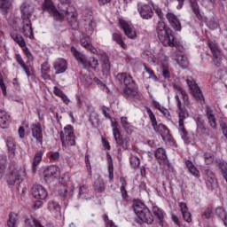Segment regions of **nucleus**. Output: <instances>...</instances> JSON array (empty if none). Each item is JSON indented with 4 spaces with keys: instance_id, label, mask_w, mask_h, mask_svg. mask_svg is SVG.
I'll use <instances>...</instances> for the list:
<instances>
[{
    "instance_id": "nucleus-1",
    "label": "nucleus",
    "mask_w": 227,
    "mask_h": 227,
    "mask_svg": "<svg viewBox=\"0 0 227 227\" xmlns=\"http://www.w3.org/2000/svg\"><path fill=\"white\" fill-rule=\"evenodd\" d=\"M43 12H47L50 15L54 17L55 20L62 22L63 19L67 17V22L72 29L75 30L79 27V21L75 15V9L70 6V0H60L59 4V10L52 0H44L42 4Z\"/></svg>"
},
{
    "instance_id": "nucleus-2",
    "label": "nucleus",
    "mask_w": 227,
    "mask_h": 227,
    "mask_svg": "<svg viewBox=\"0 0 227 227\" xmlns=\"http://www.w3.org/2000/svg\"><path fill=\"white\" fill-rule=\"evenodd\" d=\"M23 22L22 33L27 38L33 40V27H31V16L35 13V4L32 0L25 1L20 7Z\"/></svg>"
},
{
    "instance_id": "nucleus-3",
    "label": "nucleus",
    "mask_w": 227,
    "mask_h": 227,
    "mask_svg": "<svg viewBox=\"0 0 227 227\" xmlns=\"http://www.w3.org/2000/svg\"><path fill=\"white\" fill-rule=\"evenodd\" d=\"M156 33L164 47H175L177 51L182 49L180 43L176 42L175 35H173V30L166 26V23L159 21L156 27Z\"/></svg>"
},
{
    "instance_id": "nucleus-4",
    "label": "nucleus",
    "mask_w": 227,
    "mask_h": 227,
    "mask_svg": "<svg viewBox=\"0 0 227 227\" xmlns=\"http://www.w3.org/2000/svg\"><path fill=\"white\" fill-rule=\"evenodd\" d=\"M176 100L177 104L178 109V116H179V132L182 139H184L186 145H191V137H189V132L185 129L184 126V121L185 119L189 118V112H187V108L182 106V101L180 100V97L178 95L176 96Z\"/></svg>"
},
{
    "instance_id": "nucleus-5",
    "label": "nucleus",
    "mask_w": 227,
    "mask_h": 227,
    "mask_svg": "<svg viewBox=\"0 0 227 227\" xmlns=\"http://www.w3.org/2000/svg\"><path fill=\"white\" fill-rule=\"evenodd\" d=\"M133 210L143 223H146L147 224H152V223H153V215H152V212H150V209H148L143 202L135 201L133 204Z\"/></svg>"
},
{
    "instance_id": "nucleus-6",
    "label": "nucleus",
    "mask_w": 227,
    "mask_h": 227,
    "mask_svg": "<svg viewBox=\"0 0 227 227\" xmlns=\"http://www.w3.org/2000/svg\"><path fill=\"white\" fill-rule=\"evenodd\" d=\"M59 136L62 146H75V133L72 125H67Z\"/></svg>"
},
{
    "instance_id": "nucleus-7",
    "label": "nucleus",
    "mask_w": 227,
    "mask_h": 227,
    "mask_svg": "<svg viewBox=\"0 0 227 227\" xmlns=\"http://www.w3.org/2000/svg\"><path fill=\"white\" fill-rule=\"evenodd\" d=\"M26 176V168L23 167L14 168L7 176V184L9 185H20V182Z\"/></svg>"
},
{
    "instance_id": "nucleus-8",
    "label": "nucleus",
    "mask_w": 227,
    "mask_h": 227,
    "mask_svg": "<svg viewBox=\"0 0 227 227\" xmlns=\"http://www.w3.org/2000/svg\"><path fill=\"white\" fill-rule=\"evenodd\" d=\"M186 82L197 102L203 104V102H205V97H203V92L201 91V89H200V86H198V83H196L195 81L190 79H187Z\"/></svg>"
},
{
    "instance_id": "nucleus-9",
    "label": "nucleus",
    "mask_w": 227,
    "mask_h": 227,
    "mask_svg": "<svg viewBox=\"0 0 227 227\" xmlns=\"http://www.w3.org/2000/svg\"><path fill=\"white\" fill-rule=\"evenodd\" d=\"M114 137L119 146H121L123 150H129V143H130V138L129 137H123L118 129V126L114 125L113 129Z\"/></svg>"
},
{
    "instance_id": "nucleus-10",
    "label": "nucleus",
    "mask_w": 227,
    "mask_h": 227,
    "mask_svg": "<svg viewBox=\"0 0 227 227\" xmlns=\"http://www.w3.org/2000/svg\"><path fill=\"white\" fill-rule=\"evenodd\" d=\"M119 25L121 29L124 31V34L128 38L134 40L137 36V34L136 33V28H134V27H131L125 20L119 19Z\"/></svg>"
},
{
    "instance_id": "nucleus-11",
    "label": "nucleus",
    "mask_w": 227,
    "mask_h": 227,
    "mask_svg": "<svg viewBox=\"0 0 227 227\" xmlns=\"http://www.w3.org/2000/svg\"><path fill=\"white\" fill-rule=\"evenodd\" d=\"M30 130L32 132V137H34L37 143L43 145V129H42V123H32L30 126Z\"/></svg>"
},
{
    "instance_id": "nucleus-12",
    "label": "nucleus",
    "mask_w": 227,
    "mask_h": 227,
    "mask_svg": "<svg viewBox=\"0 0 227 227\" xmlns=\"http://www.w3.org/2000/svg\"><path fill=\"white\" fill-rule=\"evenodd\" d=\"M59 176V168L56 165H51L46 168L43 171V176L45 182H52L54 178H58Z\"/></svg>"
},
{
    "instance_id": "nucleus-13",
    "label": "nucleus",
    "mask_w": 227,
    "mask_h": 227,
    "mask_svg": "<svg viewBox=\"0 0 227 227\" xmlns=\"http://www.w3.org/2000/svg\"><path fill=\"white\" fill-rule=\"evenodd\" d=\"M154 156L156 160L159 162L160 166H168L169 167V160H168V154H166V149L162 147H159L154 152Z\"/></svg>"
},
{
    "instance_id": "nucleus-14",
    "label": "nucleus",
    "mask_w": 227,
    "mask_h": 227,
    "mask_svg": "<svg viewBox=\"0 0 227 227\" xmlns=\"http://www.w3.org/2000/svg\"><path fill=\"white\" fill-rule=\"evenodd\" d=\"M182 51H184V47H182L180 50L176 49V51L172 54V58H174L181 68H187L189 67V59L184 55H180Z\"/></svg>"
},
{
    "instance_id": "nucleus-15",
    "label": "nucleus",
    "mask_w": 227,
    "mask_h": 227,
    "mask_svg": "<svg viewBox=\"0 0 227 227\" xmlns=\"http://www.w3.org/2000/svg\"><path fill=\"white\" fill-rule=\"evenodd\" d=\"M166 19L175 31H182V23H180V20H178V17L175 13L168 12Z\"/></svg>"
},
{
    "instance_id": "nucleus-16",
    "label": "nucleus",
    "mask_w": 227,
    "mask_h": 227,
    "mask_svg": "<svg viewBox=\"0 0 227 227\" xmlns=\"http://www.w3.org/2000/svg\"><path fill=\"white\" fill-rule=\"evenodd\" d=\"M204 178L206 180V185L209 191H212L214 187L217 184V179H215V175L210 169L205 170Z\"/></svg>"
},
{
    "instance_id": "nucleus-17",
    "label": "nucleus",
    "mask_w": 227,
    "mask_h": 227,
    "mask_svg": "<svg viewBox=\"0 0 227 227\" xmlns=\"http://www.w3.org/2000/svg\"><path fill=\"white\" fill-rule=\"evenodd\" d=\"M32 194L36 200H45L49 193H47V190L43 186L35 184L32 188Z\"/></svg>"
},
{
    "instance_id": "nucleus-18",
    "label": "nucleus",
    "mask_w": 227,
    "mask_h": 227,
    "mask_svg": "<svg viewBox=\"0 0 227 227\" xmlns=\"http://www.w3.org/2000/svg\"><path fill=\"white\" fill-rule=\"evenodd\" d=\"M59 196L63 201L70 200L74 196V190L68 192V186L67 184H60L58 190Z\"/></svg>"
},
{
    "instance_id": "nucleus-19",
    "label": "nucleus",
    "mask_w": 227,
    "mask_h": 227,
    "mask_svg": "<svg viewBox=\"0 0 227 227\" xmlns=\"http://www.w3.org/2000/svg\"><path fill=\"white\" fill-rule=\"evenodd\" d=\"M53 68L56 75L65 74V72H67V68H68V63H67V60L64 59H59L54 62Z\"/></svg>"
},
{
    "instance_id": "nucleus-20",
    "label": "nucleus",
    "mask_w": 227,
    "mask_h": 227,
    "mask_svg": "<svg viewBox=\"0 0 227 227\" xmlns=\"http://www.w3.org/2000/svg\"><path fill=\"white\" fill-rule=\"evenodd\" d=\"M138 12L140 13V17H142V19H145L146 20L153 17V10L152 9V6L148 4H144L141 6L138 5Z\"/></svg>"
},
{
    "instance_id": "nucleus-21",
    "label": "nucleus",
    "mask_w": 227,
    "mask_h": 227,
    "mask_svg": "<svg viewBox=\"0 0 227 227\" xmlns=\"http://www.w3.org/2000/svg\"><path fill=\"white\" fill-rule=\"evenodd\" d=\"M80 43L82 47H84V49L92 52V54H98V51H97V48H95L93 44H91V38H90L89 35L83 36L80 40Z\"/></svg>"
},
{
    "instance_id": "nucleus-22",
    "label": "nucleus",
    "mask_w": 227,
    "mask_h": 227,
    "mask_svg": "<svg viewBox=\"0 0 227 227\" xmlns=\"http://www.w3.org/2000/svg\"><path fill=\"white\" fill-rule=\"evenodd\" d=\"M188 3L196 19H198V20H203V15L201 14V10L200 9V4H198V0H188Z\"/></svg>"
},
{
    "instance_id": "nucleus-23",
    "label": "nucleus",
    "mask_w": 227,
    "mask_h": 227,
    "mask_svg": "<svg viewBox=\"0 0 227 227\" xmlns=\"http://www.w3.org/2000/svg\"><path fill=\"white\" fill-rule=\"evenodd\" d=\"M206 116L211 129H213V130H217V120L215 119V115L214 114V110H212V108L207 107Z\"/></svg>"
},
{
    "instance_id": "nucleus-24",
    "label": "nucleus",
    "mask_w": 227,
    "mask_h": 227,
    "mask_svg": "<svg viewBox=\"0 0 227 227\" xmlns=\"http://www.w3.org/2000/svg\"><path fill=\"white\" fill-rule=\"evenodd\" d=\"M116 81L119 82H123L125 86L134 85V79H132V76L127 73H119L116 75Z\"/></svg>"
},
{
    "instance_id": "nucleus-25",
    "label": "nucleus",
    "mask_w": 227,
    "mask_h": 227,
    "mask_svg": "<svg viewBox=\"0 0 227 227\" xmlns=\"http://www.w3.org/2000/svg\"><path fill=\"white\" fill-rule=\"evenodd\" d=\"M101 69L103 74H109L111 72V62L109 61V55L107 53H101Z\"/></svg>"
},
{
    "instance_id": "nucleus-26",
    "label": "nucleus",
    "mask_w": 227,
    "mask_h": 227,
    "mask_svg": "<svg viewBox=\"0 0 227 227\" xmlns=\"http://www.w3.org/2000/svg\"><path fill=\"white\" fill-rule=\"evenodd\" d=\"M154 132L157 134H160L161 137L164 139V137H170L171 134H169V129L166 127V125L160 123L156 124L155 126L153 127Z\"/></svg>"
},
{
    "instance_id": "nucleus-27",
    "label": "nucleus",
    "mask_w": 227,
    "mask_h": 227,
    "mask_svg": "<svg viewBox=\"0 0 227 227\" xmlns=\"http://www.w3.org/2000/svg\"><path fill=\"white\" fill-rule=\"evenodd\" d=\"M10 127V115L4 110H0V129Z\"/></svg>"
},
{
    "instance_id": "nucleus-28",
    "label": "nucleus",
    "mask_w": 227,
    "mask_h": 227,
    "mask_svg": "<svg viewBox=\"0 0 227 227\" xmlns=\"http://www.w3.org/2000/svg\"><path fill=\"white\" fill-rule=\"evenodd\" d=\"M51 65H49V62H43L41 65V77L44 81H51Z\"/></svg>"
},
{
    "instance_id": "nucleus-29",
    "label": "nucleus",
    "mask_w": 227,
    "mask_h": 227,
    "mask_svg": "<svg viewBox=\"0 0 227 227\" xmlns=\"http://www.w3.org/2000/svg\"><path fill=\"white\" fill-rule=\"evenodd\" d=\"M123 95L128 97V98H134V97H137V90H136V82H133V85H126L123 90Z\"/></svg>"
},
{
    "instance_id": "nucleus-30",
    "label": "nucleus",
    "mask_w": 227,
    "mask_h": 227,
    "mask_svg": "<svg viewBox=\"0 0 227 227\" xmlns=\"http://www.w3.org/2000/svg\"><path fill=\"white\" fill-rule=\"evenodd\" d=\"M48 210L52 214V215H59L61 212V206L54 200H51L48 203Z\"/></svg>"
},
{
    "instance_id": "nucleus-31",
    "label": "nucleus",
    "mask_w": 227,
    "mask_h": 227,
    "mask_svg": "<svg viewBox=\"0 0 227 227\" xmlns=\"http://www.w3.org/2000/svg\"><path fill=\"white\" fill-rule=\"evenodd\" d=\"M43 157V153L42 151H37L34 156L33 162H32V172L36 173V168L42 162V158Z\"/></svg>"
},
{
    "instance_id": "nucleus-32",
    "label": "nucleus",
    "mask_w": 227,
    "mask_h": 227,
    "mask_svg": "<svg viewBox=\"0 0 227 227\" xmlns=\"http://www.w3.org/2000/svg\"><path fill=\"white\" fill-rule=\"evenodd\" d=\"M71 52L73 56L75 58V59L80 63L81 65H86V57L82 55L79 51H77V48L74 46L71 47Z\"/></svg>"
},
{
    "instance_id": "nucleus-33",
    "label": "nucleus",
    "mask_w": 227,
    "mask_h": 227,
    "mask_svg": "<svg viewBox=\"0 0 227 227\" xmlns=\"http://www.w3.org/2000/svg\"><path fill=\"white\" fill-rule=\"evenodd\" d=\"M96 26L97 22L93 20L92 16H90L85 20L84 27L87 33H93V30L95 29Z\"/></svg>"
},
{
    "instance_id": "nucleus-34",
    "label": "nucleus",
    "mask_w": 227,
    "mask_h": 227,
    "mask_svg": "<svg viewBox=\"0 0 227 227\" xmlns=\"http://www.w3.org/2000/svg\"><path fill=\"white\" fill-rule=\"evenodd\" d=\"M10 36L12 40H14L16 43H18V45H20V47H26V41L24 40V37H22V35L15 32H12L10 34Z\"/></svg>"
},
{
    "instance_id": "nucleus-35",
    "label": "nucleus",
    "mask_w": 227,
    "mask_h": 227,
    "mask_svg": "<svg viewBox=\"0 0 227 227\" xmlns=\"http://www.w3.org/2000/svg\"><path fill=\"white\" fill-rule=\"evenodd\" d=\"M112 38H113L114 42H116V43H118V45H121V47L122 49H124V51H127V43H125V42L123 41V37L121 36V34L114 33L112 35Z\"/></svg>"
},
{
    "instance_id": "nucleus-36",
    "label": "nucleus",
    "mask_w": 227,
    "mask_h": 227,
    "mask_svg": "<svg viewBox=\"0 0 227 227\" xmlns=\"http://www.w3.org/2000/svg\"><path fill=\"white\" fill-rule=\"evenodd\" d=\"M12 8V2L10 0H0V10L3 15H7Z\"/></svg>"
},
{
    "instance_id": "nucleus-37",
    "label": "nucleus",
    "mask_w": 227,
    "mask_h": 227,
    "mask_svg": "<svg viewBox=\"0 0 227 227\" xmlns=\"http://www.w3.org/2000/svg\"><path fill=\"white\" fill-rule=\"evenodd\" d=\"M185 166L188 168L189 172L193 175V176H200V171L198 168H196V166H194V163L191 161V160H185Z\"/></svg>"
},
{
    "instance_id": "nucleus-38",
    "label": "nucleus",
    "mask_w": 227,
    "mask_h": 227,
    "mask_svg": "<svg viewBox=\"0 0 227 227\" xmlns=\"http://www.w3.org/2000/svg\"><path fill=\"white\" fill-rule=\"evenodd\" d=\"M107 156V160H108V173H109V180H113V178H114V166L113 165V157L111 156V154L109 153H107L106 154Z\"/></svg>"
},
{
    "instance_id": "nucleus-39",
    "label": "nucleus",
    "mask_w": 227,
    "mask_h": 227,
    "mask_svg": "<svg viewBox=\"0 0 227 227\" xmlns=\"http://www.w3.org/2000/svg\"><path fill=\"white\" fill-rule=\"evenodd\" d=\"M17 221H19V215L15 213L9 214V219L7 221L8 227H17Z\"/></svg>"
},
{
    "instance_id": "nucleus-40",
    "label": "nucleus",
    "mask_w": 227,
    "mask_h": 227,
    "mask_svg": "<svg viewBox=\"0 0 227 227\" xmlns=\"http://www.w3.org/2000/svg\"><path fill=\"white\" fill-rule=\"evenodd\" d=\"M94 191H96V192H104V191H106V184H104V181H102V179H97L94 182Z\"/></svg>"
},
{
    "instance_id": "nucleus-41",
    "label": "nucleus",
    "mask_w": 227,
    "mask_h": 227,
    "mask_svg": "<svg viewBox=\"0 0 227 227\" xmlns=\"http://www.w3.org/2000/svg\"><path fill=\"white\" fill-rule=\"evenodd\" d=\"M121 123L127 134H132V132H134V130L132 129V126L130 125V123H129V121H127V117H121Z\"/></svg>"
},
{
    "instance_id": "nucleus-42",
    "label": "nucleus",
    "mask_w": 227,
    "mask_h": 227,
    "mask_svg": "<svg viewBox=\"0 0 227 227\" xmlns=\"http://www.w3.org/2000/svg\"><path fill=\"white\" fill-rule=\"evenodd\" d=\"M197 133L200 134V136H202L203 137H208L212 136V129L205 126H202V128L197 129Z\"/></svg>"
},
{
    "instance_id": "nucleus-43",
    "label": "nucleus",
    "mask_w": 227,
    "mask_h": 227,
    "mask_svg": "<svg viewBox=\"0 0 227 227\" xmlns=\"http://www.w3.org/2000/svg\"><path fill=\"white\" fill-rule=\"evenodd\" d=\"M153 212L155 217L160 221V223H162L164 221V213H162L161 209L159 208L157 206L153 207Z\"/></svg>"
},
{
    "instance_id": "nucleus-44",
    "label": "nucleus",
    "mask_w": 227,
    "mask_h": 227,
    "mask_svg": "<svg viewBox=\"0 0 227 227\" xmlns=\"http://www.w3.org/2000/svg\"><path fill=\"white\" fill-rule=\"evenodd\" d=\"M174 89L177 90V93H179V95H182L183 100L184 102H187V100H189V95H187V92L180 85H176L175 83Z\"/></svg>"
},
{
    "instance_id": "nucleus-45",
    "label": "nucleus",
    "mask_w": 227,
    "mask_h": 227,
    "mask_svg": "<svg viewBox=\"0 0 227 227\" xmlns=\"http://www.w3.org/2000/svg\"><path fill=\"white\" fill-rule=\"evenodd\" d=\"M145 111L149 116L150 121L152 123V127H155L157 125V118H155V114L152 112V109L148 106H145Z\"/></svg>"
},
{
    "instance_id": "nucleus-46",
    "label": "nucleus",
    "mask_w": 227,
    "mask_h": 227,
    "mask_svg": "<svg viewBox=\"0 0 227 227\" xmlns=\"http://www.w3.org/2000/svg\"><path fill=\"white\" fill-rule=\"evenodd\" d=\"M162 75L164 79H169L171 77V73L169 72V64L161 63Z\"/></svg>"
},
{
    "instance_id": "nucleus-47",
    "label": "nucleus",
    "mask_w": 227,
    "mask_h": 227,
    "mask_svg": "<svg viewBox=\"0 0 227 227\" xmlns=\"http://www.w3.org/2000/svg\"><path fill=\"white\" fill-rule=\"evenodd\" d=\"M84 68H92V70H97V67H98V60L95 58H92V61H88L86 59V64H83Z\"/></svg>"
},
{
    "instance_id": "nucleus-48",
    "label": "nucleus",
    "mask_w": 227,
    "mask_h": 227,
    "mask_svg": "<svg viewBox=\"0 0 227 227\" xmlns=\"http://www.w3.org/2000/svg\"><path fill=\"white\" fill-rule=\"evenodd\" d=\"M142 58L146 59L147 61H151L152 63H155V55L152 53L150 51H145L142 52Z\"/></svg>"
},
{
    "instance_id": "nucleus-49",
    "label": "nucleus",
    "mask_w": 227,
    "mask_h": 227,
    "mask_svg": "<svg viewBox=\"0 0 227 227\" xmlns=\"http://www.w3.org/2000/svg\"><path fill=\"white\" fill-rule=\"evenodd\" d=\"M6 145H7L8 150H9L12 153H15V148H16L15 140H14L12 137H7V139H6Z\"/></svg>"
},
{
    "instance_id": "nucleus-50",
    "label": "nucleus",
    "mask_w": 227,
    "mask_h": 227,
    "mask_svg": "<svg viewBox=\"0 0 227 227\" xmlns=\"http://www.w3.org/2000/svg\"><path fill=\"white\" fill-rule=\"evenodd\" d=\"M204 160L207 166H210V164H213L214 162V154H212V153H205Z\"/></svg>"
},
{
    "instance_id": "nucleus-51",
    "label": "nucleus",
    "mask_w": 227,
    "mask_h": 227,
    "mask_svg": "<svg viewBox=\"0 0 227 227\" xmlns=\"http://www.w3.org/2000/svg\"><path fill=\"white\" fill-rule=\"evenodd\" d=\"M23 49V52L25 54V56H27V65H29V63H31V61H33V54H31V51H29V49H27V47H21Z\"/></svg>"
},
{
    "instance_id": "nucleus-52",
    "label": "nucleus",
    "mask_w": 227,
    "mask_h": 227,
    "mask_svg": "<svg viewBox=\"0 0 227 227\" xmlns=\"http://www.w3.org/2000/svg\"><path fill=\"white\" fill-rule=\"evenodd\" d=\"M215 215L220 218V219H224V217L227 216L226 210L223 207H217L215 209Z\"/></svg>"
},
{
    "instance_id": "nucleus-53",
    "label": "nucleus",
    "mask_w": 227,
    "mask_h": 227,
    "mask_svg": "<svg viewBox=\"0 0 227 227\" xmlns=\"http://www.w3.org/2000/svg\"><path fill=\"white\" fill-rule=\"evenodd\" d=\"M21 68H23L27 77H30V75L33 74V67L31 66V64L27 66L26 64H23L21 66Z\"/></svg>"
},
{
    "instance_id": "nucleus-54",
    "label": "nucleus",
    "mask_w": 227,
    "mask_h": 227,
    "mask_svg": "<svg viewBox=\"0 0 227 227\" xmlns=\"http://www.w3.org/2000/svg\"><path fill=\"white\" fill-rule=\"evenodd\" d=\"M145 67V70L147 74H149V77L151 79H153V81H159V78L157 77V75H155V73L153 72V70H152L150 67H146V65H144Z\"/></svg>"
},
{
    "instance_id": "nucleus-55",
    "label": "nucleus",
    "mask_w": 227,
    "mask_h": 227,
    "mask_svg": "<svg viewBox=\"0 0 227 227\" xmlns=\"http://www.w3.org/2000/svg\"><path fill=\"white\" fill-rule=\"evenodd\" d=\"M207 45H208L214 58H217V56H218L217 55V47L215 46V44L212 42H208Z\"/></svg>"
},
{
    "instance_id": "nucleus-56",
    "label": "nucleus",
    "mask_w": 227,
    "mask_h": 227,
    "mask_svg": "<svg viewBox=\"0 0 227 227\" xmlns=\"http://www.w3.org/2000/svg\"><path fill=\"white\" fill-rule=\"evenodd\" d=\"M103 219L106 223V227H118L116 224H114V222L109 220V216H107V215H104Z\"/></svg>"
},
{
    "instance_id": "nucleus-57",
    "label": "nucleus",
    "mask_w": 227,
    "mask_h": 227,
    "mask_svg": "<svg viewBox=\"0 0 227 227\" xmlns=\"http://www.w3.org/2000/svg\"><path fill=\"white\" fill-rule=\"evenodd\" d=\"M214 212V209L212 207H207L202 214L203 217L205 219H210L212 217V214Z\"/></svg>"
},
{
    "instance_id": "nucleus-58",
    "label": "nucleus",
    "mask_w": 227,
    "mask_h": 227,
    "mask_svg": "<svg viewBox=\"0 0 227 227\" xmlns=\"http://www.w3.org/2000/svg\"><path fill=\"white\" fill-rule=\"evenodd\" d=\"M130 164L132 166V168H139V158L136 157V156H132L130 158Z\"/></svg>"
},
{
    "instance_id": "nucleus-59",
    "label": "nucleus",
    "mask_w": 227,
    "mask_h": 227,
    "mask_svg": "<svg viewBox=\"0 0 227 227\" xmlns=\"http://www.w3.org/2000/svg\"><path fill=\"white\" fill-rule=\"evenodd\" d=\"M86 194H88V188L85 185H82L79 189V198H86Z\"/></svg>"
},
{
    "instance_id": "nucleus-60",
    "label": "nucleus",
    "mask_w": 227,
    "mask_h": 227,
    "mask_svg": "<svg viewBox=\"0 0 227 227\" xmlns=\"http://www.w3.org/2000/svg\"><path fill=\"white\" fill-rule=\"evenodd\" d=\"M0 88L2 90L3 95L6 97V84H4V80L3 79L2 74H0Z\"/></svg>"
},
{
    "instance_id": "nucleus-61",
    "label": "nucleus",
    "mask_w": 227,
    "mask_h": 227,
    "mask_svg": "<svg viewBox=\"0 0 227 227\" xmlns=\"http://www.w3.org/2000/svg\"><path fill=\"white\" fill-rule=\"evenodd\" d=\"M182 215L186 223H191V221H192V215H191V212L188 211L186 213H183Z\"/></svg>"
},
{
    "instance_id": "nucleus-62",
    "label": "nucleus",
    "mask_w": 227,
    "mask_h": 227,
    "mask_svg": "<svg viewBox=\"0 0 227 227\" xmlns=\"http://www.w3.org/2000/svg\"><path fill=\"white\" fill-rule=\"evenodd\" d=\"M196 123L197 129H201L202 127H205V121H203L200 116L196 118Z\"/></svg>"
},
{
    "instance_id": "nucleus-63",
    "label": "nucleus",
    "mask_w": 227,
    "mask_h": 227,
    "mask_svg": "<svg viewBox=\"0 0 227 227\" xmlns=\"http://www.w3.org/2000/svg\"><path fill=\"white\" fill-rule=\"evenodd\" d=\"M94 82L98 84L99 88H102L103 90L106 88V83H104L98 77H94L93 79Z\"/></svg>"
},
{
    "instance_id": "nucleus-64",
    "label": "nucleus",
    "mask_w": 227,
    "mask_h": 227,
    "mask_svg": "<svg viewBox=\"0 0 227 227\" xmlns=\"http://www.w3.org/2000/svg\"><path fill=\"white\" fill-rule=\"evenodd\" d=\"M109 111L110 110L108 107H106V106L102 107V113H103L104 116L106 118H107L108 120H111V114H109Z\"/></svg>"
}]
</instances>
